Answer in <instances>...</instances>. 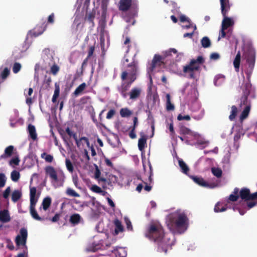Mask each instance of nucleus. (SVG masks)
I'll use <instances>...</instances> for the list:
<instances>
[{
  "mask_svg": "<svg viewBox=\"0 0 257 257\" xmlns=\"http://www.w3.org/2000/svg\"><path fill=\"white\" fill-rule=\"evenodd\" d=\"M28 131L30 137L34 141L37 139V134L36 133V128L34 125L29 124L28 126Z\"/></svg>",
  "mask_w": 257,
  "mask_h": 257,
  "instance_id": "b1692460",
  "label": "nucleus"
},
{
  "mask_svg": "<svg viewBox=\"0 0 257 257\" xmlns=\"http://www.w3.org/2000/svg\"><path fill=\"white\" fill-rule=\"evenodd\" d=\"M60 93V87L59 85L57 83H55V90L54 92V94L52 97V101L53 103L56 102L57 99L59 96Z\"/></svg>",
  "mask_w": 257,
  "mask_h": 257,
  "instance_id": "f704fd0d",
  "label": "nucleus"
},
{
  "mask_svg": "<svg viewBox=\"0 0 257 257\" xmlns=\"http://www.w3.org/2000/svg\"><path fill=\"white\" fill-rule=\"evenodd\" d=\"M172 53L177 54V50L174 48H170L163 51L162 56L157 54L154 56L150 67L148 68V73L149 75L151 84L152 83V73L156 71V68L157 66L161 65L165 58L172 56Z\"/></svg>",
  "mask_w": 257,
  "mask_h": 257,
  "instance_id": "423d86ee",
  "label": "nucleus"
},
{
  "mask_svg": "<svg viewBox=\"0 0 257 257\" xmlns=\"http://www.w3.org/2000/svg\"><path fill=\"white\" fill-rule=\"evenodd\" d=\"M20 177V173L16 170L13 171L11 174V177L12 180L14 182H17Z\"/></svg>",
  "mask_w": 257,
  "mask_h": 257,
  "instance_id": "3c124183",
  "label": "nucleus"
},
{
  "mask_svg": "<svg viewBox=\"0 0 257 257\" xmlns=\"http://www.w3.org/2000/svg\"><path fill=\"white\" fill-rule=\"evenodd\" d=\"M184 133L188 136V139H191L192 137L194 138V140L196 141L197 144L201 145L202 148L207 147L209 145V141L205 140L201 135L197 133L193 132L188 128H185Z\"/></svg>",
  "mask_w": 257,
  "mask_h": 257,
  "instance_id": "1a4fd4ad",
  "label": "nucleus"
},
{
  "mask_svg": "<svg viewBox=\"0 0 257 257\" xmlns=\"http://www.w3.org/2000/svg\"><path fill=\"white\" fill-rule=\"evenodd\" d=\"M166 98H167V102H166V109L167 110H173L174 109V106L173 104L171 102V98H170V95L169 94H166Z\"/></svg>",
  "mask_w": 257,
  "mask_h": 257,
  "instance_id": "c03bdc74",
  "label": "nucleus"
},
{
  "mask_svg": "<svg viewBox=\"0 0 257 257\" xmlns=\"http://www.w3.org/2000/svg\"><path fill=\"white\" fill-rule=\"evenodd\" d=\"M145 236L157 243L158 250L166 253L174 244L175 238L172 233H164L162 226L159 223H151L145 233Z\"/></svg>",
  "mask_w": 257,
  "mask_h": 257,
  "instance_id": "f257e3e1",
  "label": "nucleus"
},
{
  "mask_svg": "<svg viewBox=\"0 0 257 257\" xmlns=\"http://www.w3.org/2000/svg\"><path fill=\"white\" fill-rule=\"evenodd\" d=\"M132 69L133 70L131 72H123L121 76L122 80L126 81L130 84L136 79V69L134 67Z\"/></svg>",
  "mask_w": 257,
  "mask_h": 257,
  "instance_id": "9b49d317",
  "label": "nucleus"
},
{
  "mask_svg": "<svg viewBox=\"0 0 257 257\" xmlns=\"http://www.w3.org/2000/svg\"><path fill=\"white\" fill-rule=\"evenodd\" d=\"M14 150V147L13 146H9L7 147L5 150V154L2 155L1 158H5L7 157H10L11 156L12 152Z\"/></svg>",
  "mask_w": 257,
  "mask_h": 257,
  "instance_id": "a18cd8bd",
  "label": "nucleus"
},
{
  "mask_svg": "<svg viewBox=\"0 0 257 257\" xmlns=\"http://www.w3.org/2000/svg\"><path fill=\"white\" fill-rule=\"evenodd\" d=\"M239 190L237 188H235L233 193L229 195L226 201L229 203V201H236L238 198V193Z\"/></svg>",
  "mask_w": 257,
  "mask_h": 257,
  "instance_id": "72a5a7b5",
  "label": "nucleus"
},
{
  "mask_svg": "<svg viewBox=\"0 0 257 257\" xmlns=\"http://www.w3.org/2000/svg\"><path fill=\"white\" fill-rule=\"evenodd\" d=\"M109 35L107 32L104 30H101L100 42L101 49L102 51H104L107 48L109 45Z\"/></svg>",
  "mask_w": 257,
  "mask_h": 257,
  "instance_id": "ddd939ff",
  "label": "nucleus"
},
{
  "mask_svg": "<svg viewBox=\"0 0 257 257\" xmlns=\"http://www.w3.org/2000/svg\"><path fill=\"white\" fill-rule=\"evenodd\" d=\"M83 19L80 16H76L72 26V30L74 32L80 31L83 28Z\"/></svg>",
  "mask_w": 257,
  "mask_h": 257,
  "instance_id": "dca6fc26",
  "label": "nucleus"
},
{
  "mask_svg": "<svg viewBox=\"0 0 257 257\" xmlns=\"http://www.w3.org/2000/svg\"><path fill=\"white\" fill-rule=\"evenodd\" d=\"M51 201H52L51 198L49 196L45 197L43 199L42 203V205L43 209L44 210H46L49 207V206L51 203Z\"/></svg>",
  "mask_w": 257,
  "mask_h": 257,
  "instance_id": "e433bc0d",
  "label": "nucleus"
},
{
  "mask_svg": "<svg viewBox=\"0 0 257 257\" xmlns=\"http://www.w3.org/2000/svg\"><path fill=\"white\" fill-rule=\"evenodd\" d=\"M66 194L69 196L79 197L80 195L74 189L71 188H67L66 190Z\"/></svg>",
  "mask_w": 257,
  "mask_h": 257,
  "instance_id": "49530a36",
  "label": "nucleus"
},
{
  "mask_svg": "<svg viewBox=\"0 0 257 257\" xmlns=\"http://www.w3.org/2000/svg\"><path fill=\"white\" fill-rule=\"evenodd\" d=\"M82 221V218L80 214L74 213L72 214L69 219L70 222L74 225L78 224Z\"/></svg>",
  "mask_w": 257,
  "mask_h": 257,
  "instance_id": "5701e85b",
  "label": "nucleus"
},
{
  "mask_svg": "<svg viewBox=\"0 0 257 257\" xmlns=\"http://www.w3.org/2000/svg\"><path fill=\"white\" fill-rule=\"evenodd\" d=\"M95 17V13L92 11L91 13H89L86 17V19L90 22H93V20Z\"/></svg>",
  "mask_w": 257,
  "mask_h": 257,
  "instance_id": "680f3d73",
  "label": "nucleus"
},
{
  "mask_svg": "<svg viewBox=\"0 0 257 257\" xmlns=\"http://www.w3.org/2000/svg\"><path fill=\"white\" fill-rule=\"evenodd\" d=\"M35 205H30V209L31 215L34 219L41 221L43 220V218L39 216L37 212L35 210Z\"/></svg>",
  "mask_w": 257,
  "mask_h": 257,
  "instance_id": "bb28decb",
  "label": "nucleus"
},
{
  "mask_svg": "<svg viewBox=\"0 0 257 257\" xmlns=\"http://www.w3.org/2000/svg\"><path fill=\"white\" fill-rule=\"evenodd\" d=\"M119 113L122 117H128L133 114V112L128 108L124 107L120 109Z\"/></svg>",
  "mask_w": 257,
  "mask_h": 257,
  "instance_id": "2f4dec72",
  "label": "nucleus"
},
{
  "mask_svg": "<svg viewBox=\"0 0 257 257\" xmlns=\"http://www.w3.org/2000/svg\"><path fill=\"white\" fill-rule=\"evenodd\" d=\"M21 67L22 66L20 63L17 62L15 63L13 67V72L15 74L18 73L20 71Z\"/></svg>",
  "mask_w": 257,
  "mask_h": 257,
  "instance_id": "5fc2aeb1",
  "label": "nucleus"
},
{
  "mask_svg": "<svg viewBox=\"0 0 257 257\" xmlns=\"http://www.w3.org/2000/svg\"><path fill=\"white\" fill-rule=\"evenodd\" d=\"M10 192H11V188H10V187H8L7 188V189L4 192V193H3L4 197L6 199L8 198V197L9 196Z\"/></svg>",
  "mask_w": 257,
  "mask_h": 257,
  "instance_id": "338daca9",
  "label": "nucleus"
},
{
  "mask_svg": "<svg viewBox=\"0 0 257 257\" xmlns=\"http://www.w3.org/2000/svg\"><path fill=\"white\" fill-rule=\"evenodd\" d=\"M65 165H66L67 170L70 173H72L73 172L74 166H75L77 169H78L79 167H81V166L79 164V162H75L74 163V165H73L72 164V163L71 162V161L68 158L65 159Z\"/></svg>",
  "mask_w": 257,
  "mask_h": 257,
  "instance_id": "6ab92c4d",
  "label": "nucleus"
},
{
  "mask_svg": "<svg viewBox=\"0 0 257 257\" xmlns=\"http://www.w3.org/2000/svg\"><path fill=\"white\" fill-rule=\"evenodd\" d=\"M75 140L77 147L79 149H82L85 145H86L87 147H90V143L88 139L85 137H82L79 140H78L77 138H75Z\"/></svg>",
  "mask_w": 257,
  "mask_h": 257,
  "instance_id": "412c9836",
  "label": "nucleus"
},
{
  "mask_svg": "<svg viewBox=\"0 0 257 257\" xmlns=\"http://www.w3.org/2000/svg\"><path fill=\"white\" fill-rule=\"evenodd\" d=\"M28 236V232L26 228L21 229L20 234H18L15 239L17 246L21 247L23 249H28L26 245V241Z\"/></svg>",
  "mask_w": 257,
  "mask_h": 257,
  "instance_id": "9d476101",
  "label": "nucleus"
},
{
  "mask_svg": "<svg viewBox=\"0 0 257 257\" xmlns=\"http://www.w3.org/2000/svg\"><path fill=\"white\" fill-rule=\"evenodd\" d=\"M211 172L217 178H220L222 175V170L220 168L213 167L211 169Z\"/></svg>",
  "mask_w": 257,
  "mask_h": 257,
  "instance_id": "603ef678",
  "label": "nucleus"
},
{
  "mask_svg": "<svg viewBox=\"0 0 257 257\" xmlns=\"http://www.w3.org/2000/svg\"><path fill=\"white\" fill-rule=\"evenodd\" d=\"M41 157L42 159H44L45 161L48 163H51L53 161V157L49 154H47L46 153H43L41 155Z\"/></svg>",
  "mask_w": 257,
  "mask_h": 257,
  "instance_id": "09e8293b",
  "label": "nucleus"
},
{
  "mask_svg": "<svg viewBox=\"0 0 257 257\" xmlns=\"http://www.w3.org/2000/svg\"><path fill=\"white\" fill-rule=\"evenodd\" d=\"M124 220L125 221V223L126 225V228L128 230H133V226L132 225V223L128 218L126 216L124 217Z\"/></svg>",
  "mask_w": 257,
  "mask_h": 257,
  "instance_id": "4d7b16f0",
  "label": "nucleus"
},
{
  "mask_svg": "<svg viewBox=\"0 0 257 257\" xmlns=\"http://www.w3.org/2000/svg\"><path fill=\"white\" fill-rule=\"evenodd\" d=\"M137 0H120L118 4V9L120 11L126 12L132 5L137 6Z\"/></svg>",
  "mask_w": 257,
  "mask_h": 257,
  "instance_id": "f8f14e48",
  "label": "nucleus"
},
{
  "mask_svg": "<svg viewBox=\"0 0 257 257\" xmlns=\"http://www.w3.org/2000/svg\"><path fill=\"white\" fill-rule=\"evenodd\" d=\"M22 196V192L20 190H16L14 191L12 195V200L16 202Z\"/></svg>",
  "mask_w": 257,
  "mask_h": 257,
  "instance_id": "a19ab883",
  "label": "nucleus"
},
{
  "mask_svg": "<svg viewBox=\"0 0 257 257\" xmlns=\"http://www.w3.org/2000/svg\"><path fill=\"white\" fill-rule=\"evenodd\" d=\"M177 119L179 120H190V117L189 115H186L183 116L181 114H179L178 115Z\"/></svg>",
  "mask_w": 257,
  "mask_h": 257,
  "instance_id": "69168bd1",
  "label": "nucleus"
},
{
  "mask_svg": "<svg viewBox=\"0 0 257 257\" xmlns=\"http://www.w3.org/2000/svg\"><path fill=\"white\" fill-rule=\"evenodd\" d=\"M142 90L141 88L138 87H133L129 92L130 99L133 100H136L141 96Z\"/></svg>",
  "mask_w": 257,
  "mask_h": 257,
  "instance_id": "a211bd4d",
  "label": "nucleus"
},
{
  "mask_svg": "<svg viewBox=\"0 0 257 257\" xmlns=\"http://www.w3.org/2000/svg\"><path fill=\"white\" fill-rule=\"evenodd\" d=\"M6 181V178L4 174H0V187L5 186Z\"/></svg>",
  "mask_w": 257,
  "mask_h": 257,
  "instance_id": "13d9d810",
  "label": "nucleus"
},
{
  "mask_svg": "<svg viewBox=\"0 0 257 257\" xmlns=\"http://www.w3.org/2000/svg\"><path fill=\"white\" fill-rule=\"evenodd\" d=\"M241 55L239 51H238L233 61V66L234 67L236 72H238L239 70L240 62Z\"/></svg>",
  "mask_w": 257,
  "mask_h": 257,
  "instance_id": "cd10ccee",
  "label": "nucleus"
},
{
  "mask_svg": "<svg viewBox=\"0 0 257 257\" xmlns=\"http://www.w3.org/2000/svg\"><path fill=\"white\" fill-rule=\"evenodd\" d=\"M91 190L93 192L97 193H100V192H101V190H102V189L100 187H99V186H98L96 185H92L91 188Z\"/></svg>",
  "mask_w": 257,
  "mask_h": 257,
  "instance_id": "052dcab7",
  "label": "nucleus"
},
{
  "mask_svg": "<svg viewBox=\"0 0 257 257\" xmlns=\"http://www.w3.org/2000/svg\"><path fill=\"white\" fill-rule=\"evenodd\" d=\"M198 96L197 89L195 87H192L190 89V92L188 93V97L192 101L195 100Z\"/></svg>",
  "mask_w": 257,
  "mask_h": 257,
  "instance_id": "7c9ffc66",
  "label": "nucleus"
},
{
  "mask_svg": "<svg viewBox=\"0 0 257 257\" xmlns=\"http://www.w3.org/2000/svg\"><path fill=\"white\" fill-rule=\"evenodd\" d=\"M224 76L221 74H218L214 77V84L215 86H220L224 82Z\"/></svg>",
  "mask_w": 257,
  "mask_h": 257,
  "instance_id": "473e14b6",
  "label": "nucleus"
},
{
  "mask_svg": "<svg viewBox=\"0 0 257 257\" xmlns=\"http://www.w3.org/2000/svg\"><path fill=\"white\" fill-rule=\"evenodd\" d=\"M147 142V138L145 135L141 134V138L139 139L138 141V147L141 151H143Z\"/></svg>",
  "mask_w": 257,
  "mask_h": 257,
  "instance_id": "c85d7f7f",
  "label": "nucleus"
},
{
  "mask_svg": "<svg viewBox=\"0 0 257 257\" xmlns=\"http://www.w3.org/2000/svg\"><path fill=\"white\" fill-rule=\"evenodd\" d=\"M227 208V204L223 206L222 203L218 202L215 204L214 210L215 212H223L226 210Z\"/></svg>",
  "mask_w": 257,
  "mask_h": 257,
  "instance_id": "c9c22d12",
  "label": "nucleus"
},
{
  "mask_svg": "<svg viewBox=\"0 0 257 257\" xmlns=\"http://www.w3.org/2000/svg\"><path fill=\"white\" fill-rule=\"evenodd\" d=\"M86 87V84L85 83H82L80 85H79L75 90L74 92V94L75 96L79 95L85 88Z\"/></svg>",
  "mask_w": 257,
  "mask_h": 257,
  "instance_id": "37998d69",
  "label": "nucleus"
},
{
  "mask_svg": "<svg viewBox=\"0 0 257 257\" xmlns=\"http://www.w3.org/2000/svg\"><path fill=\"white\" fill-rule=\"evenodd\" d=\"M246 59L248 68L245 71V73L248 79L252 74L255 60V51L254 48L251 46L249 47L247 50Z\"/></svg>",
  "mask_w": 257,
  "mask_h": 257,
  "instance_id": "0eeeda50",
  "label": "nucleus"
},
{
  "mask_svg": "<svg viewBox=\"0 0 257 257\" xmlns=\"http://www.w3.org/2000/svg\"><path fill=\"white\" fill-rule=\"evenodd\" d=\"M59 67L55 64H54L50 66L51 73L54 75L57 74L58 72L59 71Z\"/></svg>",
  "mask_w": 257,
  "mask_h": 257,
  "instance_id": "864d4df0",
  "label": "nucleus"
},
{
  "mask_svg": "<svg viewBox=\"0 0 257 257\" xmlns=\"http://www.w3.org/2000/svg\"><path fill=\"white\" fill-rule=\"evenodd\" d=\"M30 205H36L39 196L37 195V189L35 187H30Z\"/></svg>",
  "mask_w": 257,
  "mask_h": 257,
  "instance_id": "aec40b11",
  "label": "nucleus"
},
{
  "mask_svg": "<svg viewBox=\"0 0 257 257\" xmlns=\"http://www.w3.org/2000/svg\"><path fill=\"white\" fill-rule=\"evenodd\" d=\"M191 178L195 183L202 187L209 188H214L217 186V184H208L201 177L197 176H191Z\"/></svg>",
  "mask_w": 257,
  "mask_h": 257,
  "instance_id": "4468645a",
  "label": "nucleus"
},
{
  "mask_svg": "<svg viewBox=\"0 0 257 257\" xmlns=\"http://www.w3.org/2000/svg\"><path fill=\"white\" fill-rule=\"evenodd\" d=\"M114 224L115 226L114 229L115 234H117L118 233L123 231V227L119 220L117 219H115L114 221Z\"/></svg>",
  "mask_w": 257,
  "mask_h": 257,
  "instance_id": "c756f323",
  "label": "nucleus"
},
{
  "mask_svg": "<svg viewBox=\"0 0 257 257\" xmlns=\"http://www.w3.org/2000/svg\"><path fill=\"white\" fill-rule=\"evenodd\" d=\"M178 162L179 166L181 169L182 172L185 174H187L189 170V169L187 165L182 160H179Z\"/></svg>",
  "mask_w": 257,
  "mask_h": 257,
  "instance_id": "ea45409f",
  "label": "nucleus"
},
{
  "mask_svg": "<svg viewBox=\"0 0 257 257\" xmlns=\"http://www.w3.org/2000/svg\"><path fill=\"white\" fill-rule=\"evenodd\" d=\"M246 205L248 208V209H250L254 207L256 203L253 200H246Z\"/></svg>",
  "mask_w": 257,
  "mask_h": 257,
  "instance_id": "bf43d9fd",
  "label": "nucleus"
},
{
  "mask_svg": "<svg viewBox=\"0 0 257 257\" xmlns=\"http://www.w3.org/2000/svg\"><path fill=\"white\" fill-rule=\"evenodd\" d=\"M108 180L110 183H116L117 181V178L116 176L113 175H109Z\"/></svg>",
  "mask_w": 257,
  "mask_h": 257,
  "instance_id": "0e129e2a",
  "label": "nucleus"
},
{
  "mask_svg": "<svg viewBox=\"0 0 257 257\" xmlns=\"http://www.w3.org/2000/svg\"><path fill=\"white\" fill-rule=\"evenodd\" d=\"M115 113V111L114 109H110L108 112V113L106 115V118L108 119H110L111 118H112V117L114 116Z\"/></svg>",
  "mask_w": 257,
  "mask_h": 257,
  "instance_id": "e2e57ef3",
  "label": "nucleus"
},
{
  "mask_svg": "<svg viewBox=\"0 0 257 257\" xmlns=\"http://www.w3.org/2000/svg\"><path fill=\"white\" fill-rule=\"evenodd\" d=\"M28 256V249H23V252L19 253L16 257H27Z\"/></svg>",
  "mask_w": 257,
  "mask_h": 257,
  "instance_id": "774afa93",
  "label": "nucleus"
},
{
  "mask_svg": "<svg viewBox=\"0 0 257 257\" xmlns=\"http://www.w3.org/2000/svg\"><path fill=\"white\" fill-rule=\"evenodd\" d=\"M44 170L46 177L50 178L51 185L54 188H58L63 186L66 176L62 169L48 166L45 168Z\"/></svg>",
  "mask_w": 257,
  "mask_h": 257,
  "instance_id": "20e7f679",
  "label": "nucleus"
},
{
  "mask_svg": "<svg viewBox=\"0 0 257 257\" xmlns=\"http://www.w3.org/2000/svg\"><path fill=\"white\" fill-rule=\"evenodd\" d=\"M240 196L242 199L245 200H253L257 198V191L250 194L249 189L243 188L240 191Z\"/></svg>",
  "mask_w": 257,
  "mask_h": 257,
  "instance_id": "2eb2a0df",
  "label": "nucleus"
},
{
  "mask_svg": "<svg viewBox=\"0 0 257 257\" xmlns=\"http://www.w3.org/2000/svg\"><path fill=\"white\" fill-rule=\"evenodd\" d=\"M100 248L101 245L100 243L94 242L92 243H89L87 245L86 249L87 251L95 252Z\"/></svg>",
  "mask_w": 257,
  "mask_h": 257,
  "instance_id": "393cba45",
  "label": "nucleus"
},
{
  "mask_svg": "<svg viewBox=\"0 0 257 257\" xmlns=\"http://www.w3.org/2000/svg\"><path fill=\"white\" fill-rule=\"evenodd\" d=\"M10 72V69L7 67L4 69L2 67L0 68V77L3 79H5L9 75Z\"/></svg>",
  "mask_w": 257,
  "mask_h": 257,
  "instance_id": "58836bf2",
  "label": "nucleus"
},
{
  "mask_svg": "<svg viewBox=\"0 0 257 257\" xmlns=\"http://www.w3.org/2000/svg\"><path fill=\"white\" fill-rule=\"evenodd\" d=\"M10 220V216L9 212L7 210L0 211V221L3 222H7Z\"/></svg>",
  "mask_w": 257,
  "mask_h": 257,
  "instance_id": "a878e982",
  "label": "nucleus"
},
{
  "mask_svg": "<svg viewBox=\"0 0 257 257\" xmlns=\"http://www.w3.org/2000/svg\"><path fill=\"white\" fill-rule=\"evenodd\" d=\"M237 113V109L235 105L231 107L230 114L229 116V118L230 120H233Z\"/></svg>",
  "mask_w": 257,
  "mask_h": 257,
  "instance_id": "de8ad7c7",
  "label": "nucleus"
},
{
  "mask_svg": "<svg viewBox=\"0 0 257 257\" xmlns=\"http://www.w3.org/2000/svg\"><path fill=\"white\" fill-rule=\"evenodd\" d=\"M201 45L204 48H208L210 46L211 42L209 38L207 37H203L201 40Z\"/></svg>",
  "mask_w": 257,
  "mask_h": 257,
  "instance_id": "8fccbe9b",
  "label": "nucleus"
},
{
  "mask_svg": "<svg viewBox=\"0 0 257 257\" xmlns=\"http://www.w3.org/2000/svg\"><path fill=\"white\" fill-rule=\"evenodd\" d=\"M101 172L97 166H95V171L94 173V176L95 179H97L99 181L106 182L107 179L103 177H100Z\"/></svg>",
  "mask_w": 257,
  "mask_h": 257,
  "instance_id": "79ce46f5",
  "label": "nucleus"
},
{
  "mask_svg": "<svg viewBox=\"0 0 257 257\" xmlns=\"http://www.w3.org/2000/svg\"><path fill=\"white\" fill-rule=\"evenodd\" d=\"M114 253L115 257H126V251L124 248L123 247H115L112 251Z\"/></svg>",
  "mask_w": 257,
  "mask_h": 257,
  "instance_id": "4be33fe9",
  "label": "nucleus"
},
{
  "mask_svg": "<svg viewBox=\"0 0 257 257\" xmlns=\"http://www.w3.org/2000/svg\"><path fill=\"white\" fill-rule=\"evenodd\" d=\"M220 2L221 13L223 16V19L221 23V28L219 32L218 40L225 36L226 33L225 30L233 26L234 24V20L232 18L227 17L226 16L230 9V5L228 0H220Z\"/></svg>",
  "mask_w": 257,
  "mask_h": 257,
  "instance_id": "39448f33",
  "label": "nucleus"
},
{
  "mask_svg": "<svg viewBox=\"0 0 257 257\" xmlns=\"http://www.w3.org/2000/svg\"><path fill=\"white\" fill-rule=\"evenodd\" d=\"M203 62V58L202 56H198L196 59H193L191 61L190 64L184 67V72L188 74L189 77L194 78V71L197 70L199 64Z\"/></svg>",
  "mask_w": 257,
  "mask_h": 257,
  "instance_id": "6e6552de",
  "label": "nucleus"
},
{
  "mask_svg": "<svg viewBox=\"0 0 257 257\" xmlns=\"http://www.w3.org/2000/svg\"><path fill=\"white\" fill-rule=\"evenodd\" d=\"M240 90L242 91V96L240 98V102L239 106L243 110L239 116V120L242 122L244 119L248 116L251 107L250 101L248 99V97L251 96L254 97L253 90L250 82H246L243 84Z\"/></svg>",
  "mask_w": 257,
  "mask_h": 257,
  "instance_id": "7ed1b4c3",
  "label": "nucleus"
},
{
  "mask_svg": "<svg viewBox=\"0 0 257 257\" xmlns=\"http://www.w3.org/2000/svg\"><path fill=\"white\" fill-rule=\"evenodd\" d=\"M109 0H102L101 4V23L102 25L105 23V20L107 15V8Z\"/></svg>",
  "mask_w": 257,
  "mask_h": 257,
  "instance_id": "f3484780",
  "label": "nucleus"
},
{
  "mask_svg": "<svg viewBox=\"0 0 257 257\" xmlns=\"http://www.w3.org/2000/svg\"><path fill=\"white\" fill-rule=\"evenodd\" d=\"M45 31V29L42 28H35L33 30L31 31L30 32V35L32 36L37 37L40 35L42 34L44 31Z\"/></svg>",
  "mask_w": 257,
  "mask_h": 257,
  "instance_id": "4c0bfd02",
  "label": "nucleus"
},
{
  "mask_svg": "<svg viewBox=\"0 0 257 257\" xmlns=\"http://www.w3.org/2000/svg\"><path fill=\"white\" fill-rule=\"evenodd\" d=\"M19 162H20V160L18 157L13 158L10 161V165L13 168H15V166L16 165H19Z\"/></svg>",
  "mask_w": 257,
  "mask_h": 257,
  "instance_id": "6e6d98bb",
  "label": "nucleus"
},
{
  "mask_svg": "<svg viewBox=\"0 0 257 257\" xmlns=\"http://www.w3.org/2000/svg\"><path fill=\"white\" fill-rule=\"evenodd\" d=\"M166 224L173 233L181 234L188 228V218L184 211L177 209L167 216Z\"/></svg>",
  "mask_w": 257,
  "mask_h": 257,
  "instance_id": "f03ea898",
  "label": "nucleus"
}]
</instances>
